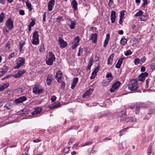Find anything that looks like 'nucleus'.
Segmentation results:
<instances>
[{"mask_svg": "<svg viewBox=\"0 0 155 155\" xmlns=\"http://www.w3.org/2000/svg\"><path fill=\"white\" fill-rule=\"evenodd\" d=\"M25 62V60L22 58H20L17 61V65L15 67V69H18L22 66Z\"/></svg>", "mask_w": 155, "mask_h": 155, "instance_id": "7", "label": "nucleus"}, {"mask_svg": "<svg viewBox=\"0 0 155 155\" xmlns=\"http://www.w3.org/2000/svg\"><path fill=\"white\" fill-rule=\"evenodd\" d=\"M27 100V98L25 96H22L16 99L14 103L16 104H19Z\"/></svg>", "mask_w": 155, "mask_h": 155, "instance_id": "11", "label": "nucleus"}, {"mask_svg": "<svg viewBox=\"0 0 155 155\" xmlns=\"http://www.w3.org/2000/svg\"><path fill=\"white\" fill-rule=\"evenodd\" d=\"M74 42L72 44V48L74 49L79 45V42L80 41V38L79 36L75 37L74 39Z\"/></svg>", "mask_w": 155, "mask_h": 155, "instance_id": "6", "label": "nucleus"}, {"mask_svg": "<svg viewBox=\"0 0 155 155\" xmlns=\"http://www.w3.org/2000/svg\"><path fill=\"white\" fill-rule=\"evenodd\" d=\"M14 56H15V53L13 52L8 55V58L9 59H10L12 58V57H14Z\"/></svg>", "mask_w": 155, "mask_h": 155, "instance_id": "57", "label": "nucleus"}, {"mask_svg": "<svg viewBox=\"0 0 155 155\" xmlns=\"http://www.w3.org/2000/svg\"><path fill=\"white\" fill-rule=\"evenodd\" d=\"M104 116V113H99L98 114V118H101Z\"/></svg>", "mask_w": 155, "mask_h": 155, "instance_id": "52", "label": "nucleus"}, {"mask_svg": "<svg viewBox=\"0 0 155 155\" xmlns=\"http://www.w3.org/2000/svg\"><path fill=\"white\" fill-rule=\"evenodd\" d=\"M132 52L130 50L127 51L125 53V55L126 56H128L132 54Z\"/></svg>", "mask_w": 155, "mask_h": 155, "instance_id": "45", "label": "nucleus"}, {"mask_svg": "<svg viewBox=\"0 0 155 155\" xmlns=\"http://www.w3.org/2000/svg\"><path fill=\"white\" fill-rule=\"evenodd\" d=\"M6 26L10 30L13 28V22L11 18H9L7 21Z\"/></svg>", "mask_w": 155, "mask_h": 155, "instance_id": "8", "label": "nucleus"}, {"mask_svg": "<svg viewBox=\"0 0 155 155\" xmlns=\"http://www.w3.org/2000/svg\"><path fill=\"white\" fill-rule=\"evenodd\" d=\"M114 4L113 0H109V2L108 3V5L110 7L112 6Z\"/></svg>", "mask_w": 155, "mask_h": 155, "instance_id": "59", "label": "nucleus"}, {"mask_svg": "<svg viewBox=\"0 0 155 155\" xmlns=\"http://www.w3.org/2000/svg\"><path fill=\"white\" fill-rule=\"evenodd\" d=\"M143 3L142 5L143 7H145V5L147 4L148 0H143Z\"/></svg>", "mask_w": 155, "mask_h": 155, "instance_id": "60", "label": "nucleus"}, {"mask_svg": "<svg viewBox=\"0 0 155 155\" xmlns=\"http://www.w3.org/2000/svg\"><path fill=\"white\" fill-rule=\"evenodd\" d=\"M63 19V17L62 16H59L58 18H57V20L58 21V23L60 22V21L61 20Z\"/></svg>", "mask_w": 155, "mask_h": 155, "instance_id": "64", "label": "nucleus"}, {"mask_svg": "<svg viewBox=\"0 0 155 155\" xmlns=\"http://www.w3.org/2000/svg\"><path fill=\"white\" fill-rule=\"evenodd\" d=\"M2 87L4 88L5 89V88L8 87L9 85V84L8 83H6L4 84L3 85H1Z\"/></svg>", "mask_w": 155, "mask_h": 155, "instance_id": "42", "label": "nucleus"}, {"mask_svg": "<svg viewBox=\"0 0 155 155\" xmlns=\"http://www.w3.org/2000/svg\"><path fill=\"white\" fill-rule=\"evenodd\" d=\"M19 13L21 15H24L25 14V12L24 10H20L19 11Z\"/></svg>", "mask_w": 155, "mask_h": 155, "instance_id": "58", "label": "nucleus"}, {"mask_svg": "<svg viewBox=\"0 0 155 155\" xmlns=\"http://www.w3.org/2000/svg\"><path fill=\"white\" fill-rule=\"evenodd\" d=\"M4 107L6 108L7 109L10 110L13 107L12 103L10 102H7L5 105Z\"/></svg>", "mask_w": 155, "mask_h": 155, "instance_id": "25", "label": "nucleus"}, {"mask_svg": "<svg viewBox=\"0 0 155 155\" xmlns=\"http://www.w3.org/2000/svg\"><path fill=\"white\" fill-rule=\"evenodd\" d=\"M42 110V108L41 107H38L36 108L34 111L31 113V114L34 115L40 113Z\"/></svg>", "mask_w": 155, "mask_h": 155, "instance_id": "17", "label": "nucleus"}, {"mask_svg": "<svg viewBox=\"0 0 155 155\" xmlns=\"http://www.w3.org/2000/svg\"><path fill=\"white\" fill-rule=\"evenodd\" d=\"M147 19V17L145 15H142L140 18V20L141 21H145Z\"/></svg>", "mask_w": 155, "mask_h": 155, "instance_id": "40", "label": "nucleus"}, {"mask_svg": "<svg viewBox=\"0 0 155 155\" xmlns=\"http://www.w3.org/2000/svg\"><path fill=\"white\" fill-rule=\"evenodd\" d=\"M72 4L73 8H74L75 10H76L77 7L78 3L76 0H72Z\"/></svg>", "mask_w": 155, "mask_h": 155, "instance_id": "29", "label": "nucleus"}, {"mask_svg": "<svg viewBox=\"0 0 155 155\" xmlns=\"http://www.w3.org/2000/svg\"><path fill=\"white\" fill-rule=\"evenodd\" d=\"M135 107H136V110H135V114H138L140 112V107L138 105H137V104H135L134 105V107H130V108H133Z\"/></svg>", "mask_w": 155, "mask_h": 155, "instance_id": "26", "label": "nucleus"}, {"mask_svg": "<svg viewBox=\"0 0 155 155\" xmlns=\"http://www.w3.org/2000/svg\"><path fill=\"white\" fill-rule=\"evenodd\" d=\"M4 15L3 12H2L0 15V22H2L3 21Z\"/></svg>", "mask_w": 155, "mask_h": 155, "instance_id": "39", "label": "nucleus"}, {"mask_svg": "<svg viewBox=\"0 0 155 155\" xmlns=\"http://www.w3.org/2000/svg\"><path fill=\"white\" fill-rule=\"evenodd\" d=\"M119 116H120V118L121 121L123 123H125V122H124L122 120H125L127 118L126 117V116L124 112V111L121 112L119 114Z\"/></svg>", "mask_w": 155, "mask_h": 155, "instance_id": "20", "label": "nucleus"}, {"mask_svg": "<svg viewBox=\"0 0 155 155\" xmlns=\"http://www.w3.org/2000/svg\"><path fill=\"white\" fill-rule=\"evenodd\" d=\"M140 60L138 58H135L134 61V63L135 65H137L139 63Z\"/></svg>", "mask_w": 155, "mask_h": 155, "instance_id": "47", "label": "nucleus"}, {"mask_svg": "<svg viewBox=\"0 0 155 155\" xmlns=\"http://www.w3.org/2000/svg\"><path fill=\"white\" fill-rule=\"evenodd\" d=\"M0 70H1L4 73H5L8 71V68L7 66H4L3 68Z\"/></svg>", "mask_w": 155, "mask_h": 155, "instance_id": "36", "label": "nucleus"}, {"mask_svg": "<svg viewBox=\"0 0 155 155\" xmlns=\"http://www.w3.org/2000/svg\"><path fill=\"white\" fill-rule=\"evenodd\" d=\"M25 109H23L21 110L20 112H18V115L21 114L22 115L24 114H25L24 111H25Z\"/></svg>", "mask_w": 155, "mask_h": 155, "instance_id": "49", "label": "nucleus"}, {"mask_svg": "<svg viewBox=\"0 0 155 155\" xmlns=\"http://www.w3.org/2000/svg\"><path fill=\"white\" fill-rule=\"evenodd\" d=\"M38 33L37 31H35L33 34L32 43L33 44L37 45L39 44Z\"/></svg>", "mask_w": 155, "mask_h": 155, "instance_id": "3", "label": "nucleus"}, {"mask_svg": "<svg viewBox=\"0 0 155 155\" xmlns=\"http://www.w3.org/2000/svg\"><path fill=\"white\" fill-rule=\"evenodd\" d=\"M61 105L60 103L58 102V103H54L52 107L53 108H55L58 107L59 106Z\"/></svg>", "mask_w": 155, "mask_h": 155, "instance_id": "37", "label": "nucleus"}, {"mask_svg": "<svg viewBox=\"0 0 155 155\" xmlns=\"http://www.w3.org/2000/svg\"><path fill=\"white\" fill-rule=\"evenodd\" d=\"M76 22L75 21H71V25L69 26V27L71 29H73L75 28L74 26L76 25Z\"/></svg>", "mask_w": 155, "mask_h": 155, "instance_id": "32", "label": "nucleus"}, {"mask_svg": "<svg viewBox=\"0 0 155 155\" xmlns=\"http://www.w3.org/2000/svg\"><path fill=\"white\" fill-rule=\"evenodd\" d=\"M124 59V57L120 58L118 60L117 63L115 67L118 69L120 68L121 66L123 63V60Z\"/></svg>", "mask_w": 155, "mask_h": 155, "instance_id": "16", "label": "nucleus"}, {"mask_svg": "<svg viewBox=\"0 0 155 155\" xmlns=\"http://www.w3.org/2000/svg\"><path fill=\"white\" fill-rule=\"evenodd\" d=\"M114 54V53H112L109 57L107 59V63L108 65H112V61L113 59V57Z\"/></svg>", "mask_w": 155, "mask_h": 155, "instance_id": "21", "label": "nucleus"}, {"mask_svg": "<svg viewBox=\"0 0 155 155\" xmlns=\"http://www.w3.org/2000/svg\"><path fill=\"white\" fill-rule=\"evenodd\" d=\"M11 42L8 41L6 43L4 47V50L6 51H8L10 50Z\"/></svg>", "mask_w": 155, "mask_h": 155, "instance_id": "24", "label": "nucleus"}, {"mask_svg": "<svg viewBox=\"0 0 155 155\" xmlns=\"http://www.w3.org/2000/svg\"><path fill=\"white\" fill-rule=\"evenodd\" d=\"M108 42H109L108 40L107 39H105L104 41V44L103 45V46L104 47H105L107 46V45L108 43Z\"/></svg>", "mask_w": 155, "mask_h": 155, "instance_id": "56", "label": "nucleus"}, {"mask_svg": "<svg viewBox=\"0 0 155 155\" xmlns=\"http://www.w3.org/2000/svg\"><path fill=\"white\" fill-rule=\"evenodd\" d=\"M125 10H123L120 12V18H123V17L125 15Z\"/></svg>", "mask_w": 155, "mask_h": 155, "instance_id": "41", "label": "nucleus"}, {"mask_svg": "<svg viewBox=\"0 0 155 155\" xmlns=\"http://www.w3.org/2000/svg\"><path fill=\"white\" fill-rule=\"evenodd\" d=\"M83 48L81 47L79 48V51L78 54V56H80L82 54Z\"/></svg>", "mask_w": 155, "mask_h": 155, "instance_id": "44", "label": "nucleus"}, {"mask_svg": "<svg viewBox=\"0 0 155 155\" xmlns=\"http://www.w3.org/2000/svg\"><path fill=\"white\" fill-rule=\"evenodd\" d=\"M45 48L44 47V45H41V46H40V51L41 52H43L45 51Z\"/></svg>", "mask_w": 155, "mask_h": 155, "instance_id": "48", "label": "nucleus"}, {"mask_svg": "<svg viewBox=\"0 0 155 155\" xmlns=\"http://www.w3.org/2000/svg\"><path fill=\"white\" fill-rule=\"evenodd\" d=\"M153 86V83L150 79H148L146 80V88L151 87Z\"/></svg>", "mask_w": 155, "mask_h": 155, "instance_id": "19", "label": "nucleus"}, {"mask_svg": "<svg viewBox=\"0 0 155 155\" xmlns=\"http://www.w3.org/2000/svg\"><path fill=\"white\" fill-rule=\"evenodd\" d=\"M43 90V88L41 86L36 85L33 89V92L35 94H38L41 93Z\"/></svg>", "mask_w": 155, "mask_h": 155, "instance_id": "4", "label": "nucleus"}, {"mask_svg": "<svg viewBox=\"0 0 155 155\" xmlns=\"http://www.w3.org/2000/svg\"><path fill=\"white\" fill-rule=\"evenodd\" d=\"M59 44L60 45V47L62 48L65 47L67 45V43L64 41V40L61 37H59L58 40Z\"/></svg>", "mask_w": 155, "mask_h": 155, "instance_id": "9", "label": "nucleus"}, {"mask_svg": "<svg viewBox=\"0 0 155 155\" xmlns=\"http://www.w3.org/2000/svg\"><path fill=\"white\" fill-rule=\"evenodd\" d=\"M128 128H124V129H123L122 130H121L120 131V136H122L123 134V133L126 131L127 130V129H128Z\"/></svg>", "mask_w": 155, "mask_h": 155, "instance_id": "43", "label": "nucleus"}, {"mask_svg": "<svg viewBox=\"0 0 155 155\" xmlns=\"http://www.w3.org/2000/svg\"><path fill=\"white\" fill-rule=\"evenodd\" d=\"M93 143V142L92 140H90L89 141L84 143L83 144H82L79 146V147H83L85 146H89L91 145Z\"/></svg>", "mask_w": 155, "mask_h": 155, "instance_id": "28", "label": "nucleus"}, {"mask_svg": "<svg viewBox=\"0 0 155 155\" xmlns=\"http://www.w3.org/2000/svg\"><path fill=\"white\" fill-rule=\"evenodd\" d=\"M53 80V75L52 74H49L47 77L46 83L48 85H50L51 84V82Z\"/></svg>", "mask_w": 155, "mask_h": 155, "instance_id": "13", "label": "nucleus"}, {"mask_svg": "<svg viewBox=\"0 0 155 155\" xmlns=\"http://www.w3.org/2000/svg\"><path fill=\"white\" fill-rule=\"evenodd\" d=\"M137 104L140 107H147V105L144 103L139 102L137 103Z\"/></svg>", "mask_w": 155, "mask_h": 155, "instance_id": "33", "label": "nucleus"}, {"mask_svg": "<svg viewBox=\"0 0 155 155\" xmlns=\"http://www.w3.org/2000/svg\"><path fill=\"white\" fill-rule=\"evenodd\" d=\"M25 44V43L24 42L22 43H20L19 45V48L20 50V51H21L22 50L23 47L24 45Z\"/></svg>", "mask_w": 155, "mask_h": 155, "instance_id": "54", "label": "nucleus"}, {"mask_svg": "<svg viewBox=\"0 0 155 155\" xmlns=\"http://www.w3.org/2000/svg\"><path fill=\"white\" fill-rule=\"evenodd\" d=\"M100 68V67L99 66H98L93 71L94 73H96L97 74V73L98 71Z\"/></svg>", "mask_w": 155, "mask_h": 155, "instance_id": "50", "label": "nucleus"}, {"mask_svg": "<svg viewBox=\"0 0 155 155\" xmlns=\"http://www.w3.org/2000/svg\"><path fill=\"white\" fill-rule=\"evenodd\" d=\"M124 122H134L136 121V118L133 117H128L125 120H122Z\"/></svg>", "mask_w": 155, "mask_h": 155, "instance_id": "22", "label": "nucleus"}, {"mask_svg": "<svg viewBox=\"0 0 155 155\" xmlns=\"http://www.w3.org/2000/svg\"><path fill=\"white\" fill-rule=\"evenodd\" d=\"M57 97L55 96H52L51 97V100L52 102L55 101Z\"/></svg>", "mask_w": 155, "mask_h": 155, "instance_id": "55", "label": "nucleus"}, {"mask_svg": "<svg viewBox=\"0 0 155 155\" xmlns=\"http://www.w3.org/2000/svg\"><path fill=\"white\" fill-rule=\"evenodd\" d=\"M65 85L66 84L64 81H62L61 82V87L63 88V89L64 88Z\"/></svg>", "mask_w": 155, "mask_h": 155, "instance_id": "62", "label": "nucleus"}, {"mask_svg": "<svg viewBox=\"0 0 155 155\" xmlns=\"http://www.w3.org/2000/svg\"><path fill=\"white\" fill-rule=\"evenodd\" d=\"M153 145V143H151L150 144V145L149 146V147H148V151L147 153L149 155H150L152 153V146Z\"/></svg>", "mask_w": 155, "mask_h": 155, "instance_id": "35", "label": "nucleus"}, {"mask_svg": "<svg viewBox=\"0 0 155 155\" xmlns=\"http://www.w3.org/2000/svg\"><path fill=\"white\" fill-rule=\"evenodd\" d=\"M151 69L152 70H155V63H152L151 65L150 66Z\"/></svg>", "mask_w": 155, "mask_h": 155, "instance_id": "53", "label": "nucleus"}, {"mask_svg": "<svg viewBox=\"0 0 155 155\" xmlns=\"http://www.w3.org/2000/svg\"><path fill=\"white\" fill-rule=\"evenodd\" d=\"M25 3L26 4V6L29 9V11H31V10H32V5L28 1H27Z\"/></svg>", "mask_w": 155, "mask_h": 155, "instance_id": "31", "label": "nucleus"}, {"mask_svg": "<svg viewBox=\"0 0 155 155\" xmlns=\"http://www.w3.org/2000/svg\"><path fill=\"white\" fill-rule=\"evenodd\" d=\"M78 80V78H76L73 79V81L71 87V89H73L75 87Z\"/></svg>", "mask_w": 155, "mask_h": 155, "instance_id": "23", "label": "nucleus"}, {"mask_svg": "<svg viewBox=\"0 0 155 155\" xmlns=\"http://www.w3.org/2000/svg\"><path fill=\"white\" fill-rule=\"evenodd\" d=\"M55 59V57L54 54L52 52L49 51L46 57V63L48 65H51L53 64V62Z\"/></svg>", "mask_w": 155, "mask_h": 155, "instance_id": "1", "label": "nucleus"}, {"mask_svg": "<svg viewBox=\"0 0 155 155\" xmlns=\"http://www.w3.org/2000/svg\"><path fill=\"white\" fill-rule=\"evenodd\" d=\"M90 39L92 40V42L93 43H96L97 40V34L96 33L92 34L91 35Z\"/></svg>", "mask_w": 155, "mask_h": 155, "instance_id": "18", "label": "nucleus"}, {"mask_svg": "<svg viewBox=\"0 0 155 155\" xmlns=\"http://www.w3.org/2000/svg\"><path fill=\"white\" fill-rule=\"evenodd\" d=\"M106 78H109L110 77L111 78L110 79V81L112 79V75L111 74V73H109L107 74L106 76Z\"/></svg>", "mask_w": 155, "mask_h": 155, "instance_id": "46", "label": "nucleus"}, {"mask_svg": "<svg viewBox=\"0 0 155 155\" xmlns=\"http://www.w3.org/2000/svg\"><path fill=\"white\" fill-rule=\"evenodd\" d=\"M138 87L137 81L136 79L131 80L128 84L129 89L131 91L136 90Z\"/></svg>", "mask_w": 155, "mask_h": 155, "instance_id": "2", "label": "nucleus"}, {"mask_svg": "<svg viewBox=\"0 0 155 155\" xmlns=\"http://www.w3.org/2000/svg\"><path fill=\"white\" fill-rule=\"evenodd\" d=\"M62 73L61 71H58L56 72V74L55 76V78H61Z\"/></svg>", "mask_w": 155, "mask_h": 155, "instance_id": "34", "label": "nucleus"}, {"mask_svg": "<svg viewBox=\"0 0 155 155\" xmlns=\"http://www.w3.org/2000/svg\"><path fill=\"white\" fill-rule=\"evenodd\" d=\"M26 72V71L25 70L19 71L16 74L14 75V77L15 78H18L23 75Z\"/></svg>", "mask_w": 155, "mask_h": 155, "instance_id": "14", "label": "nucleus"}, {"mask_svg": "<svg viewBox=\"0 0 155 155\" xmlns=\"http://www.w3.org/2000/svg\"><path fill=\"white\" fill-rule=\"evenodd\" d=\"M127 39L125 38H121L120 41V43L123 45H124L127 42Z\"/></svg>", "mask_w": 155, "mask_h": 155, "instance_id": "30", "label": "nucleus"}, {"mask_svg": "<svg viewBox=\"0 0 155 155\" xmlns=\"http://www.w3.org/2000/svg\"><path fill=\"white\" fill-rule=\"evenodd\" d=\"M3 30L4 33H7L8 32V30L6 27L3 28Z\"/></svg>", "mask_w": 155, "mask_h": 155, "instance_id": "63", "label": "nucleus"}, {"mask_svg": "<svg viewBox=\"0 0 155 155\" xmlns=\"http://www.w3.org/2000/svg\"><path fill=\"white\" fill-rule=\"evenodd\" d=\"M46 13L45 12H44L43 14V21H46Z\"/></svg>", "mask_w": 155, "mask_h": 155, "instance_id": "61", "label": "nucleus"}, {"mask_svg": "<svg viewBox=\"0 0 155 155\" xmlns=\"http://www.w3.org/2000/svg\"><path fill=\"white\" fill-rule=\"evenodd\" d=\"M143 12L142 10H140L137 12L136 14L134 15V16L137 17L140 16L143 14Z\"/></svg>", "mask_w": 155, "mask_h": 155, "instance_id": "38", "label": "nucleus"}, {"mask_svg": "<svg viewBox=\"0 0 155 155\" xmlns=\"http://www.w3.org/2000/svg\"><path fill=\"white\" fill-rule=\"evenodd\" d=\"M35 24V22L34 20L32 21L31 22H30L29 25H28L29 26H31V27H33L34 26Z\"/></svg>", "mask_w": 155, "mask_h": 155, "instance_id": "51", "label": "nucleus"}, {"mask_svg": "<svg viewBox=\"0 0 155 155\" xmlns=\"http://www.w3.org/2000/svg\"><path fill=\"white\" fill-rule=\"evenodd\" d=\"M116 12L115 11H112L111 14V22L112 23H113L115 22V19L116 18Z\"/></svg>", "mask_w": 155, "mask_h": 155, "instance_id": "15", "label": "nucleus"}, {"mask_svg": "<svg viewBox=\"0 0 155 155\" xmlns=\"http://www.w3.org/2000/svg\"><path fill=\"white\" fill-rule=\"evenodd\" d=\"M55 0H50L48 3V8L49 11H51L55 4Z\"/></svg>", "mask_w": 155, "mask_h": 155, "instance_id": "12", "label": "nucleus"}, {"mask_svg": "<svg viewBox=\"0 0 155 155\" xmlns=\"http://www.w3.org/2000/svg\"><path fill=\"white\" fill-rule=\"evenodd\" d=\"M148 75L149 74L147 72L141 73L138 76L139 81H144L145 78L147 77Z\"/></svg>", "mask_w": 155, "mask_h": 155, "instance_id": "10", "label": "nucleus"}, {"mask_svg": "<svg viewBox=\"0 0 155 155\" xmlns=\"http://www.w3.org/2000/svg\"><path fill=\"white\" fill-rule=\"evenodd\" d=\"M121 84V83L119 81H117L114 83L112 87V88L110 91L111 93H114L117 91Z\"/></svg>", "mask_w": 155, "mask_h": 155, "instance_id": "5", "label": "nucleus"}, {"mask_svg": "<svg viewBox=\"0 0 155 155\" xmlns=\"http://www.w3.org/2000/svg\"><path fill=\"white\" fill-rule=\"evenodd\" d=\"M93 58L91 57L90 59V60L89 61V64L87 66V68L86 69L87 71L90 70L91 67L92 66L93 64Z\"/></svg>", "mask_w": 155, "mask_h": 155, "instance_id": "27", "label": "nucleus"}]
</instances>
